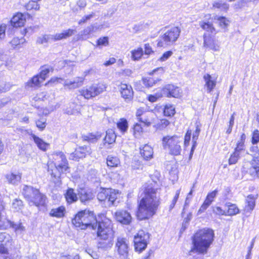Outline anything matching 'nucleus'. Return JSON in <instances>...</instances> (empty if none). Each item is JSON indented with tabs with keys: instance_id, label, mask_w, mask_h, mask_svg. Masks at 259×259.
Instances as JSON below:
<instances>
[{
	"instance_id": "nucleus-1",
	"label": "nucleus",
	"mask_w": 259,
	"mask_h": 259,
	"mask_svg": "<svg viewBox=\"0 0 259 259\" xmlns=\"http://www.w3.org/2000/svg\"><path fill=\"white\" fill-rule=\"evenodd\" d=\"M159 185L152 179V182L144 187V196L140 201L137 217L140 220L148 219L155 213L160 204Z\"/></svg>"
},
{
	"instance_id": "nucleus-2",
	"label": "nucleus",
	"mask_w": 259,
	"mask_h": 259,
	"mask_svg": "<svg viewBox=\"0 0 259 259\" xmlns=\"http://www.w3.org/2000/svg\"><path fill=\"white\" fill-rule=\"evenodd\" d=\"M214 232L211 229L204 228L197 231L192 237L193 246L190 253H206L214 240Z\"/></svg>"
},
{
	"instance_id": "nucleus-3",
	"label": "nucleus",
	"mask_w": 259,
	"mask_h": 259,
	"mask_svg": "<svg viewBox=\"0 0 259 259\" xmlns=\"http://www.w3.org/2000/svg\"><path fill=\"white\" fill-rule=\"evenodd\" d=\"M97 235L99 238L98 248L107 250L113 244L114 231L110 220L97 222Z\"/></svg>"
},
{
	"instance_id": "nucleus-4",
	"label": "nucleus",
	"mask_w": 259,
	"mask_h": 259,
	"mask_svg": "<svg viewBox=\"0 0 259 259\" xmlns=\"http://www.w3.org/2000/svg\"><path fill=\"white\" fill-rule=\"evenodd\" d=\"M72 222L76 228L80 229H89L96 231L98 221L93 211L85 209L78 212Z\"/></svg>"
},
{
	"instance_id": "nucleus-5",
	"label": "nucleus",
	"mask_w": 259,
	"mask_h": 259,
	"mask_svg": "<svg viewBox=\"0 0 259 259\" xmlns=\"http://www.w3.org/2000/svg\"><path fill=\"white\" fill-rule=\"evenodd\" d=\"M53 158L55 168L52 170L51 175L57 180L60 179L62 174L68 172L69 167L68 161L62 152H55L53 154Z\"/></svg>"
},
{
	"instance_id": "nucleus-6",
	"label": "nucleus",
	"mask_w": 259,
	"mask_h": 259,
	"mask_svg": "<svg viewBox=\"0 0 259 259\" xmlns=\"http://www.w3.org/2000/svg\"><path fill=\"white\" fill-rule=\"evenodd\" d=\"M182 140L177 136H166L162 140V144L164 149H167L171 155H180L182 152Z\"/></svg>"
},
{
	"instance_id": "nucleus-7",
	"label": "nucleus",
	"mask_w": 259,
	"mask_h": 259,
	"mask_svg": "<svg viewBox=\"0 0 259 259\" xmlns=\"http://www.w3.org/2000/svg\"><path fill=\"white\" fill-rule=\"evenodd\" d=\"M164 31L160 36V40L157 43L158 47L172 45L178 39L181 33V29L178 27L174 26L168 29L165 28Z\"/></svg>"
},
{
	"instance_id": "nucleus-8",
	"label": "nucleus",
	"mask_w": 259,
	"mask_h": 259,
	"mask_svg": "<svg viewBox=\"0 0 259 259\" xmlns=\"http://www.w3.org/2000/svg\"><path fill=\"white\" fill-rule=\"evenodd\" d=\"M75 31V30L74 29H68L63 30L61 33H56L54 35L46 34L38 37L37 39L36 42L39 44H43L44 43L51 42L62 39H66L72 35Z\"/></svg>"
},
{
	"instance_id": "nucleus-9",
	"label": "nucleus",
	"mask_w": 259,
	"mask_h": 259,
	"mask_svg": "<svg viewBox=\"0 0 259 259\" xmlns=\"http://www.w3.org/2000/svg\"><path fill=\"white\" fill-rule=\"evenodd\" d=\"M118 192L111 188H100L97 194L100 201L106 202L108 206L114 205L117 198Z\"/></svg>"
},
{
	"instance_id": "nucleus-10",
	"label": "nucleus",
	"mask_w": 259,
	"mask_h": 259,
	"mask_svg": "<svg viewBox=\"0 0 259 259\" xmlns=\"http://www.w3.org/2000/svg\"><path fill=\"white\" fill-rule=\"evenodd\" d=\"M150 234L143 230H140L134 237L135 249L137 252H141L145 250L149 241Z\"/></svg>"
},
{
	"instance_id": "nucleus-11",
	"label": "nucleus",
	"mask_w": 259,
	"mask_h": 259,
	"mask_svg": "<svg viewBox=\"0 0 259 259\" xmlns=\"http://www.w3.org/2000/svg\"><path fill=\"white\" fill-rule=\"evenodd\" d=\"M106 85L103 83L93 84L86 89H82L80 93L85 99L94 97L105 91Z\"/></svg>"
},
{
	"instance_id": "nucleus-12",
	"label": "nucleus",
	"mask_w": 259,
	"mask_h": 259,
	"mask_svg": "<svg viewBox=\"0 0 259 259\" xmlns=\"http://www.w3.org/2000/svg\"><path fill=\"white\" fill-rule=\"evenodd\" d=\"M115 248L121 259H127L128 256L129 242L123 237H118L115 244Z\"/></svg>"
},
{
	"instance_id": "nucleus-13",
	"label": "nucleus",
	"mask_w": 259,
	"mask_h": 259,
	"mask_svg": "<svg viewBox=\"0 0 259 259\" xmlns=\"http://www.w3.org/2000/svg\"><path fill=\"white\" fill-rule=\"evenodd\" d=\"M13 246L12 237L7 233H0V253L8 254Z\"/></svg>"
},
{
	"instance_id": "nucleus-14",
	"label": "nucleus",
	"mask_w": 259,
	"mask_h": 259,
	"mask_svg": "<svg viewBox=\"0 0 259 259\" xmlns=\"http://www.w3.org/2000/svg\"><path fill=\"white\" fill-rule=\"evenodd\" d=\"M251 151L254 152L251 161V168L250 169L251 175H256L259 177V150L257 146L252 147Z\"/></svg>"
},
{
	"instance_id": "nucleus-15",
	"label": "nucleus",
	"mask_w": 259,
	"mask_h": 259,
	"mask_svg": "<svg viewBox=\"0 0 259 259\" xmlns=\"http://www.w3.org/2000/svg\"><path fill=\"white\" fill-rule=\"evenodd\" d=\"M116 220L122 225H128L132 222V218L127 210H120L115 213Z\"/></svg>"
},
{
	"instance_id": "nucleus-16",
	"label": "nucleus",
	"mask_w": 259,
	"mask_h": 259,
	"mask_svg": "<svg viewBox=\"0 0 259 259\" xmlns=\"http://www.w3.org/2000/svg\"><path fill=\"white\" fill-rule=\"evenodd\" d=\"M180 89L172 84H167L162 91V95L167 97L178 98L180 96Z\"/></svg>"
},
{
	"instance_id": "nucleus-17",
	"label": "nucleus",
	"mask_w": 259,
	"mask_h": 259,
	"mask_svg": "<svg viewBox=\"0 0 259 259\" xmlns=\"http://www.w3.org/2000/svg\"><path fill=\"white\" fill-rule=\"evenodd\" d=\"M91 153V149L90 146H80L71 154V156L73 160H77L79 158L85 157L86 155H90Z\"/></svg>"
},
{
	"instance_id": "nucleus-18",
	"label": "nucleus",
	"mask_w": 259,
	"mask_h": 259,
	"mask_svg": "<svg viewBox=\"0 0 259 259\" xmlns=\"http://www.w3.org/2000/svg\"><path fill=\"white\" fill-rule=\"evenodd\" d=\"M120 91L121 96L126 102L131 101L133 98L134 92L131 85L121 83Z\"/></svg>"
},
{
	"instance_id": "nucleus-19",
	"label": "nucleus",
	"mask_w": 259,
	"mask_h": 259,
	"mask_svg": "<svg viewBox=\"0 0 259 259\" xmlns=\"http://www.w3.org/2000/svg\"><path fill=\"white\" fill-rule=\"evenodd\" d=\"M203 45L204 47L208 48L214 51H218L219 50L220 46L217 41L206 33L203 34Z\"/></svg>"
},
{
	"instance_id": "nucleus-20",
	"label": "nucleus",
	"mask_w": 259,
	"mask_h": 259,
	"mask_svg": "<svg viewBox=\"0 0 259 259\" xmlns=\"http://www.w3.org/2000/svg\"><path fill=\"white\" fill-rule=\"evenodd\" d=\"M38 190L32 186L25 185L22 189V193L25 198L30 202L34 196L38 194Z\"/></svg>"
},
{
	"instance_id": "nucleus-21",
	"label": "nucleus",
	"mask_w": 259,
	"mask_h": 259,
	"mask_svg": "<svg viewBox=\"0 0 259 259\" xmlns=\"http://www.w3.org/2000/svg\"><path fill=\"white\" fill-rule=\"evenodd\" d=\"M84 78L82 77H76L73 81L66 80L64 82V86L69 89L72 90L81 87L83 83Z\"/></svg>"
},
{
	"instance_id": "nucleus-22",
	"label": "nucleus",
	"mask_w": 259,
	"mask_h": 259,
	"mask_svg": "<svg viewBox=\"0 0 259 259\" xmlns=\"http://www.w3.org/2000/svg\"><path fill=\"white\" fill-rule=\"evenodd\" d=\"M26 21L25 16L22 13H17L11 20V25L15 27L23 26Z\"/></svg>"
},
{
	"instance_id": "nucleus-23",
	"label": "nucleus",
	"mask_w": 259,
	"mask_h": 259,
	"mask_svg": "<svg viewBox=\"0 0 259 259\" xmlns=\"http://www.w3.org/2000/svg\"><path fill=\"white\" fill-rule=\"evenodd\" d=\"M78 196L81 202L84 204L88 203L94 198L93 194L85 189H81L78 192Z\"/></svg>"
},
{
	"instance_id": "nucleus-24",
	"label": "nucleus",
	"mask_w": 259,
	"mask_h": 259,
	"mask_svg": "<svg viewBox=\"0 0 259 259\" xmlns=\"http://www.w3.org/2000/svg\"><path fill=\"white\" fill-rule=\"evenodd\" d=\"M46 196L38 191V194L34 196L30 203H32L37 207L44 206L46 203Z\"/></svg>"
},
{
	"instance_id": "nucleus-25",
	"label": "nucleus",
	"mask_w": 259,
	"mask_h": 259,
	"mask_svg": "<svg viewBox=\"0 0 259 259\" xmlns=\"http://www.w3.org/2000/svg\"><path fill=\"white\" fill-rule=\"evenodd\" d=\"M9 228H12L16 235H21L25 231V227L20 221L16 223L9 220Z\"/></svg>"
},
{
	"instance_id": "nucleus-26",
	"label": "nucleus",
	"mask_w": 259,
	"mask_h": 259,
	"mask_svg": "<svg viewBox=\"0 0 259 259\" xmlns=\"http://www.w3.org/2000/svg\"><path fill=\"white\" fill-rule=\"evenodd\" d=\"M199 25L201 28L209 34L215 35L217 33V31L211 22L205 20L201 21L199 22Z\"/></svg>"
},
{
	"instance_id": "nucleus-27",
	"label": "nucleus",
	"mask_w": 259,
	"mask_h": 259,
	"mask_svg": "<svg viewBox=\"0 0 259 259\" xmlns=\"http://www.w3.org/2000/svg\"><path fill=\"white\" fill-rule=\"evenodd\" d=\"M140 154L144 159L148 160L153 157V150L150 146L145 144L142 148H140Z\"/></svg>"
},
{
	"instance_id": "nucleus-28",
	"label": "nucleus",
	"mask_w": 259,
	"mask_h": 259,
	"mask_svg": "<svg viewBox=\"0 0 259 259\" xmlns=\"http://www.w3.org/2000/svg\"><path fill=\"white\" fill-rule=\"evenodd\" d=\"M31 137L34 143L39 149L44 151L47 150L48 147L49 146V144L44 142L41 139L34 134L32 135Z\"/></svg>"
},
{
	"instance_id": "nucleus-29",
	"label": "nucleus",
	"mask_w": 259,
	"mask_h": 259,
	"mask_svg": "<svg viewBox=\"0 0 259 259\" xmlns=\"http://www.w3.org/2000/svg\"><path fill=\"white\" fill-rule=\"evenodd\" d=\"M203 78L205 81V86L207 87L208 92H211L216 85V81L212 80L211 76L208 74H205Z\"/></svg>"
},
{
	"instance_id": "nucleus-30",
	"label": "nucleus",
	"mask_w": 259,
	"mask_h": 259,
	"mask_svg": "<svg viewBox=\"0 0 259 259\" xmlns=\"http://www.w3.org/2000/svg\"><path fill=\"white\" fill-rule=\"evenodd\" d=\"M212 19L217 21L219 26L222 29H226L227 28L230 23L229 20L223 16L215 15L213 16Z\"/></svg>"
},
{
	"instance_id": "nucleus-31",
	"label": "nucleus",
	"mask_w": 259,
	"mask_h": 259,
	"mask_svg": "<svg viewBox=\"0 0 259 259\" xmlns=\"http://www.w3.org/2000/svg\"><path fill=\"white\" fill-rule=\"evenodd\" d=\"M66 200L68 203H72L76 202L78 197L76 194L74 192V190L72 188H69L65 194Z\"/></svg>"
},
{
	"instance_id": "nucleus-32",
	"label": "nucleus",
	"mask_w": 259,
	"mask_h": 259,
	"mask_svg": "<svg viewBox=\"0 0 259 259\" xmlns=\"http://www.w3.org/2000/svg\"><path fill=\"white\" fill-rule=\"evenodd\" d=\"M65 212V208L64 206H60L56 208H53L50 212L51 217L61 218L64 217Z\"/></svg>"
},
{
	"instance_id": "nucleus-33",
	"label": "nucleus",
	"mask_w": 259,
	"mask_h": 259,
	"mask_svg": "<svg viewBox=\"0 0 259 259\" xmlns=\"http://www.w3.org/2000/svg\"><path fill=\"white\" fill-rule=\"evenodd\" d=\"M102 137V134L100 132H97L95 134L92 133L89 134L87 135L82 137L84 141H88L90 143H95Z\"/></svg>"
},
{
	"instance_id": "nucleus-34",
	"label": "nucleus",
	"mask_w": 259,
	"mask_h": 259,
	"mask_svg": "<svg viewBox=\"0 0 259 259\" xmlns=\"http://www.w3.org/2000/svg\"><path fill=\"white\" fill-rule=\"evenodd\" d=\"M5 177L9 183L13 185L17 184L21 179V176L19 174L10 173L7 174Z\"/></svg>"
},
{
	"instance_id": "nucleus-35",
	"label": "nucleus",
	"mask_w": 259,
	"mask_h": 259,
	"mask_svg": "<svg viewBox=\"0 0 259 259\" xmlns=\"http://www.w3.org/2000/svg\"><path fill=\"white\" fill-rule=\"evenodd\" d=\"M94 26L90 25L86 27L82 31L79 32L78 35V39H87L89 38V35L93 31Z\"/></svg>"
},
{
	"instance_id": "nucleus-36",
	"label": "nucleus",
	"mask_w": 259,
	"mask_h": 259,
	"mask_svg": "<svg viewBox=\"0 0 259 259\" xmlns=\"http://www.w3.org/2000/svg\"><path fill=\"white\" fill-rule=\"evenodd\" d=\"M38 75H36L31 78L29 81L26 83V87L32 88L38 87L40 84L42 82Z\"/></svg>"
},
{
	"instance_id": "nucleus-37",
	"label": "nucleus",
	"mask_w": 259,
	"mask_h": 259,
	"mask_svg": "<svg viewBox=\"0 0 259 259\" xmlns=\"http://www.w3.org/2000/svg\"><path fill=\"white\" fill-rule=\"evenodd\" d=\"M116 137V136L114 133V132L112 129H108L106 131V135L104 138V141H105V143L111 144L115 142Z\"/></svg>"
},
{
	"instance_id": "nucleus-38",
	"label": "nucleus",
	"mask_w": 259,
	"mask_h": 259,
	"mask_svg": "<svg viewBox=\"0 0 259 259\" xmlns=\"http://www.w3.org/2000/svg\"><path fill=\"white\" fill-rule=\"evenodd\" d=\"M107 164L110 167H116L120 164L119 159L116 156L108 155L107 158Z\"/></svg>"
},
{
	"instance_id": "nucleus-39",
	"label": "nucleus",
	"mask_w": 259,
	"mask_h": 259,
	"mask_svg": "<svg viewBox=\"0 0 259 259\" xmlns=\"http://www.w3.org/2000/svg\"><path fill=\"white\" fill-rule=\"evenodd\" d=\"M80 112L79 106L72 103L70 105V107L66 109L65 113L68 115H73L78 113Z\"/></svg>"
},
{
	"instance_id": "nucleus-40",
	"label": "nucleus",
	"mask_w": 259,
	"mask_h": 259,
	"mask_svg": "<svg viewBox=\"0 0 259 259\" xmlns=\"http://www.w3.org/2000/svg\"><path fill=\"white\" fill-rule=\"evenodd\" d=\"M158 80H159L157 78L155 79L153 77L151 76L145 77L143 79V84L147 88L152 87Z\"/></svg>"
},
{
	"instance_id": "nucleus-41",
	"label": "nucleus",
	"mask_w": 259,
	"mask_h": 259,
	"mask_svg": "<svg viewBox=\"0 0 259 259\" xmlns=\"http://www.w3.org/2000/svg\"><path fill=\"white\" fill-rule=\"evenodd\" d=\"M246 202L247 203L246 209L248 210H253L255 205L254 196L252 195H248L246 199Z\"/></svg>"
},
{
	"instance_id": "nucleus-42",
	"label": "nucleus",
	"mask_w": 259,
	"mask_h": 259,
	"mask_svg": "<svg viewBox=\"0 0 259 259\" xmlns=\"http://www.w3.org/2000/svg\"><path fill=\"white\" fill-rule=\"evenodd\" d=\"M117 127L119 130L124 133L126 132L128 128L127 121L125 119H121L117 123Z\"/></svg>"
},
{
	"instance_id": "nucleus-43",
	"label": "nucleus",
	"mask_w": 259,
	"mask_h": 259,
	"mask_svg": "<svg viewBox=\"0 0 259 259\" xmlns=\"http://www.w3.org/2000/svg\"><path fill=\"white\" fill-rule=\"evenodd\" d=\"M163 113L165 116H173L175 114V108L172 105H166L164 108Z\"/></svg>"
},
{
	"instance_id": "nucleus-44",
	"label": "nucleus",
	"mask_w": 259,
	"mask_h": 259,
	"mask_svg": "<svg viewBox=\"0 0 259 259\" xmlns=\"http://www.w3.org/2000/svg\"><path fill=\"white\" fill-rule=\"evenodd\" d=\"M23 207V202L21 200L16 198L14 200L12 208L13 209L14 211H19L21 210Z\"/></svg>"
},
{
	"instance_id": "nucleus-45",
	"label": "nucleus",
	"mask_w": 259,
	"mask_h": 259,
	"mask_svg": "<svg viewBox=\"0 0 259 259\" xmlns=\"http://www.w3.org/2000/svg\"><path fill=\"white\" fill-rule=\"evenodd\" d=\"M132 58L134 60H138L141 58L143 54V50L142 48H139L137 50L131 51Z\"/></svg>"
},
{
	"instance_id": "nucleus-46",
	"label": "nucleus",
	"mask_w": 259,
	"mask_h": 259,
	"mask_svg": "<svg viewBox=\"0 0 259 259\" xmlns=\"http://www.w3.org/2000/svg\"><path fill=\"white\" fill-rule=\"evenodd\" d=\"M227 214L229 215H233L239 213V210L235 204H230L228 205Z\"/></svg>"
},
{
	"instance_id": "nucleus-47",
	"label": "nucleus",
	"mask_w": 259,
	"mask_h": 259,
	"mask_svg": "<svg viewBox=\"0 0 259 259\" xmlns=\"http://www.w3.org/2000/svg\"><path fill=\"white\" fill-rule=\"evenodd\" d=\"M25 42H26V39L24 37H22L21 38H19L17 37H15L12 39L10 44H11L12 47L15 48L18 45L23 44Z\"/></svg>"
},
{
	"instance_id": "nucleus-48",
	"label": "nucleus",
	"mask_w": 259,
	"mask_h": 259,
	"mask_svg": "<svg viewBox=\"0 0 259 259\" xmlns=\"http://www.w3.org/2000/svg\"><path fill=\"white\" fill-rule=\"evenodd\" d=\"M9 220L3 218L0 214V229L6 230L9 228Z\"/></svg>"
},
{
	"instance_id": "nucleus-49",
	"label": "nucleus",
	"mask_w": 259,
	"mask_h": 259,
	"mask_svg": "<svg viewBox=\"0 0 259 259\" xmlns=\"http://www.w3.org/2000/svg\"><path fill=\"white\" fill-rule=\"evenodd\" d=\"M240 158V154L234 152L230 156L229 159L230 165L235 164Z\"/></svg>"
},
{
	"instance_id": "nucleus-50",
	"label": "nucleus",
	"mask_w": 259,
	"mask_h": 259,
	"mask_svg": "<svg viewBox=\"0 0 259 259\" xmlns=\"http://www.w3.org/2000/svg\"><path fill=\"white\" fill-rule=\"evenodd\" d=\"M244 148L245 146L244 142L238 141L234 152L240 155L241 153L244 151Z\"/></svg>"
},
{
	"instance_id": "nucleus-51",
	"label": "nucleus",
	"mask_w": 259,
	"mask_h": 259,
	"mask_svg": "<svg viewBox=\"0 0 259 259\" xmlns=\"http://www.w3.org/2000/svg\"><path fill=\"white\" fill-rule=\"evenodd\" d=\"M108 44V37L107 36L100 37L97 40V46H107Z\"/></svg>"
},
{
	"instance_id": "nucleus-52",
	"label": "nucleus",
	"mask_w": 259,
	"mask_h": 259,
	"mask_svg": "<svg viewBox=\"0 0 259 259\" xmlns=\"http://www.w3.org/2000/svg\"><path fill=\"white\" fill-rule=\"evenodd\" d=\"M36 125L40 131L44 130L46 126V119L42 118L37 120Z\"/></svg>"
},
{
	"instance_id": "nucleus-53",
	"label": "nucleus",
	"mask_w": 259,
	"mask_h": 259,
	"mask_svg": "<svg viewBox=\"0 0 259 259\" xmlns=\"http://www.w3.org/2000/svg\"><path fill=\"white\" fill-rule=\"evenodd\" d=\"M218 191L217 190L209 193L205 198V200H207V202L210 203V204H211L213 201L214 198L216 197Z\"/></svg>"
},
{
	"instance_id": "nucleus-54",
	"label": "nucleus",
	"mask_w": 259,
	"mask_h": 259,
	"mask_svg": "<svg viewBox=\"0 0 259 259\" xmlns=\"http://www.w3.org/2000/svg\"><path fill=\"white\" fill-rule=\"evenodd\" d=\"M50 72V69L49 68L44 67L41 71H40L39 74L38 75L41 81H44L45 80L47 74Z\"/></svg>"
},
{
	"instance_id": "nucleus-55",
	"label": "nucleus",
	"mask_w": 259,
	"mask_h": 259,
	"mask_svg": "<svg viewBox=\"0 0 259 259\" xmlns=\"http://www.w3.org/2000/svg\"><path fill=\"white\" fill-rule=\"evenodd\" d=\"M180 193V190H178L176 191V195H175V197H174L170 205H169V210H171L175 207V204H176V203L178 201V199L179 198Z\"/></svg>"
},
{
	"instance_id": "nucleus-56",
	"label": "nucleus",
	"mask_w": 259,
	"mask_h": 259,
	"mask_svg": "<svg viewBox=\"0 0 259 259\" xmlns=\"http://www.w3.org/2000/svg\"><path fill=\"white\" fill-rule=\"evenodd\" d=\"M258 142H259V131L255 130L253 132L252 143L253 144H256Z\"/></svg>"
},
{
	"instance_id": "nucleus-57",
	"label": "nucleus",
	"mask_w": 259,
	"mask_h": 259,
	"mask_svg": "<svg viewBox=\"0 0 259 259\" xmlns=\"http://www.w3.org/2000/svg\"><path fill=\"white\" fill-rule=\"evenodd\" d=\"M213 6V7L221 9H228L229 8L228 5L225 3H222L221 2L214 3Z\"/></svg>"
},
{
	"instance_id": "nucleus-58",
	"label": "nucleus",
	"mask_w": 259,
	"mask_h": 259,
	"mask_svg": "<svg viewBox=\"0 0 259 259\" xmlns=\"http://www.w3.org/2000/svg\"><path fill=\"white\" fill-rule=\"evenodd\" d=\"M132 167L133 169H142L143 165L139 160H134L132 163Z\"/></svg>"
},
{
	"instance_id": "nucleus-59",
	"label": "nucleus",
	"mask_w": 259,
	"mask_h": 259,
	"mask_svg": "<svg viewBox=\"0 0 259 259\" xmlns=\"http://www.w3.org/2000/svg\"><path fill=\"white\" fill-rule=\"evenodd\" d=\"M139 121L140 122L144 123L145 125L149 126L151 124L150 121H149V119L147 118L146 114L143 116H142L137 118Z\"/></svg>"
},
{
	"instance_id": "nucleus-60",
	"label": "nucleus",
	"mask_w": 259,
	"mask_h": 259,
	"mask_svg": "<svg viewBox=\"0 0 259 259\" xmlns=\"http://www.w3.org/2000/svg\"><path fill=\"white\" fill-rule=\"evenodd\" d=\"M200 132V128L199 127L198 125H197L196 126V130L193 134L192 142H197V140L198 139Z\"/></svg>"
},
{
	"instance_id": "nucleus-61",
	"label": "nucleus",
	"mask_w": 259,
	"mask_h": 259,
	"mask_svg": "<svg viewBox=\"0 0 259 259\" xmlns=\"http://www.w3.org/2000/svg\"><path fill=\"white\" fill-rule=\"evenodd\" d=\"M10 89V85L7 83H0V93L6 92Z\"/></svg>"
},
{
	"instance_id": "nucleus-62",
	"label": "nucleus",
	"mask_w": 259,
	"mask_h": 259,
	"mask_svg": "<svg viewBox=\"0 0 259 259\" xmlns=\"http://www.w3.org/2000/svg\"><path fill=\"white\" fill-rule=\"evenodd\" d=\"M192 132L191 130H188L184 138V145L185 146H187L189 145V142L191 139Z\"/></svg>"
},
{
	"instance_id": "nucleus-63",
	"label": "nucleus",
	"mask_w": 259,
	"mask_h": 259,
	"mask_svg": "<svg viewBox=\"0 0 259 259\" xmlns=\"http://www.w3.org/2000/svg\"><path fill=\"white\" fill-rule=\"evenodd\" d=\"M210 203L207 202V200H204V202L200 207L199 209L198 210V213H201L202 212H204L207 208L210 205Z\"/></svg>"
},
{
	"instance_id": "nucleus-64",
	"label": "nucleus",
	"mask_w": 259,
	"mask_h": 259,
	"mask_svg": "<svg viewBox=\"0 0 259 259\" xmlns=\"http://www.w3.org/2000/svg\"><path fill=\"white\" fill-rule=\"evenodd\" d=\"M213 212L218 215H227L225 210H223L220 207H214Z\"/></svg>"
}]
</instances>
